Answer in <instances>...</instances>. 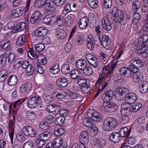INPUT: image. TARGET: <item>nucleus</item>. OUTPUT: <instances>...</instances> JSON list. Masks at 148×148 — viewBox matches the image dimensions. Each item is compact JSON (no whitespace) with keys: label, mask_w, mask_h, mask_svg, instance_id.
Here are the masks:
<instances>
[{"label":"nucleus","mask_w":148,"mask_h":148,"mask_svg":"<svg viewBox=\"0 0 148 148\" xmlns=\"http://www.w3.org/2000/svg\"><path fill=\"white\" fill-rule=\"evenodd\" d=\"M142 106V104L141 103H136L133 105L131 104V107L133 112L137 111L140 110Z\"/></svg>","instance_id":"5fc2aeb1"},{"label":"nucleus","mask_w":148,"mask_h":148,"mask_svg":"<svg viewBox=\"0 0 148 148\" xmlns=\"http://www.w3.org/2000/svg\"><path fill=\"white\" fill-rule=\"evenodd\" d=\"M100 42L103 47L106 49H108L110 47L111 43L110 39L106 35L103 36L100 40Z\"/></svg>","instance_id":"f8f14e48"},{"label":"nucleus","mask_w":148,"mask_h":148,"mask_svg":"<svg viewBox=\"0 0 148 148\" xmlns=\"http://www.w3.org/2000/svg\"><path fill=\"white\" fill-rule=\"evenodd\" d=\"M36 116V113L34 112H30L27 111L26 113V117L29 120H34Z\"/></svg>","instance_id":"c03bdc74"},{"label":"nucleus","mask_w":148,"mask_h":148,"mask_svg":"<svg viewBox=\"0 0 148 148\" xmlns=\"http://www.w3.org/2000/svg\"><path fill=\"white\" fill-rule=\"evenodd\" d=\"M35 50L38 52H40L45 49V46L44 44L39 43L37 44L35 46Z\"/></svg>","instance_id":"0e129e2a"},{"label":"nucleus","mask_w":148,"mask_h":148,"mask_svg":"<svg viewBox=\"0 0 148 148\" xmlns=\"http://www.w3.org/2000/svg\"><path fill=\"white\" fill-rule=\"evenodd\" d=\"M7 56L5 54H3L0 56V68L3 66L6 63Z\"/></svg>","instance_id":"3c124183"},{"label":"nucleus","mask_w":148,"mask_h":148,"mask_svg":"<svg viewBox=\"0 0 148 148\" xmlns=\"http://www.w3.org/2000/svg\"><path fill=\"white\" fill-rule=\"evenodd\" d=\"M130 62L131 64L130 65V69H133L134 72L138 71V68L141 67L144 65L143 62L137 57L132 59Z\"/></svg>","instance_id":"7ed1b4c3"},{"label":"nucleus","mask_w":148,"mask_h":148,"mask_svg":"<svg viewBox=\"0 0 148 148\" xmlns=\"http://www.w3.org/2000/svg\"><path fill=\"white\" fill-rule=\"evenodd\" d=\"M53 104L54 113H55L56 114L58 113L59 110L61 108V103L59 102L56 101L53 103Z\"/></svg>","instance_id":"49530a36"},{"label":"nucleus","mask_w":148,"mask_h":148,"mask_svg":"<svg viewBox=\"0 0 148 148\" xmlns=\"http://www.w3.org/2000/svg\"><path fill=\"white\" fill-rule=\"evenodd\" d=\"M61 70L62 73L65 75L67 74L70 72V67L68 64H64L62 66Z\"/></svg>","instance_id":"a18cd8bd"},{"label":"nucleus","mask_w":148,"mask_h":148,"mask_svg":"<svg viewBox=\"0 0 148 148\" xmlns=\"http://www.w3.org/2000/svg\"><path fill=\"white\" fill-rule=\"evenodd\" d=\"M80 73L81 72L77 70H73L71 72L70 76L73 79H78L80 77Z\"/></svg>","instance_id":"e433bc0d"},{"label":"nucleus","mask_w":148,"mask_h":148,"mask_svg":"<svg viewBox=\"0 0 148 148\" xmlns=\"http://www.w3.org/2000/svg\"><path fill=\"white\" fill-rule=\"evenodd\" d=\"M77 83L80 86L82 91L85 93L90 91V88L89 80L86 79H80L77 81Z\"/></svg>","instance_id":"20e7f679"},{"label":"nucleus","mask_w":148,"mask_h":148,"mask_svg":"<svg viewBox=\"0 0 148 148\" xmlns=\"http://www.w3.org/2000/svg\"><path fill=\"white\" fill-rule=\"evenodd\" d=\"M57 85L61 87H65L68 84V80L66 78H62L58 79L57 81Z\"/></svg>","instance_id":"c85d7f7f"},{"label":"nucleus","mask_w":148,"mask_h":148,"mask_svg":"<svg viewBox=\"0 0 148 148\" xmlns=\"http://www.w3.org/2000/svg\"><path fill=\"white\" fill-rule=\"evenodd\" d=\"M42 97L44 101L47 103H50L53 101V97L51 95L47 94H44Z\"/></svg>","instance_id":"8fccbe9b"},{"label":"nucleus","mask_w":148,"mask_h":148,"mask_svg":"<svg viewBox=\"0 0 148 148\" xmlns=\"http://www.w3.org/2000/svg\"><path fill=\"white\" fill-rule=\"evenodd\" d=\"M80 140L81 143L84 145L87 144L89 141L88 133L87 132L83 131L79 136Z\"/></svg>","instance_id":"5701e85b"},{"label":"nucleus","mask_w":148,"mask_h":148,"mask_svg":"<svg viewBox=\"0 0 148 148\" xmlns=\"http://www.w3.org/2000/svg\"><path fill=\"white\" fill-rule=\"evenodd\" d=\"M23 60L22 58L17 59L13 64V67L15 69H17L18 67L22 65Z\"/></svg>","instance_id":"13d9d810"},{"label":"nucleus","mask_w":148,"mask_h":148,"mask_svg":"<svg viewBox=\"0 0 148 148\" xmlns=\"http://www.w3.org/2000/svg\"><path fill=\"white\" fill-rule=\"evenodd\" d=\"M22 12L23 11L21 9L17 8L13 10L11 12V14L14 18H17L20 16Z\"/></svg>","instance_id":"79ce46f5"},{"label":"nucleus","mask_w":148,"mask_h":148,"mask_svg":"<svg viewBox=\"0 0 148 148\" xmlns=\"http://www.w3.org/2000/svg\"><path fill=\"white\" fill-rule=\"evenodd\" d=\"M104 108L107 111L111 113L114 112L117 109L118 106L115 103L111 102L106 105Z\"/></svg>","instance_id":"aec40b11"},{"label":"nucleus","mask_w":148,"mask_h":148,"mask_svg":"<svg viewBox=\"0 0 148 148\" xmlns=\"http://www.w3.org/2000/svg\"><path fill=\"white\" fill-rule=\"evenodd\" d=\"M53 92L54 96L56 97L58 99H64L67 96L66 92L62 89H56Z\"/></svg>","instance_id":"9b49d317"},{"label":"nucleus","mask_w":148,"mask_h":148,"mask_svg":"<svg viewBox=\"0 0 148 148\" xmlns=\"http://www.w3.org/2000/svg\"><path fill=\"white\" fill-rule=\"evenodd\" d=\"M10 45V41L8 40H4L0 42V49L1 50L5 49Z\"/></svg>","instance_id":"7c9ffc66"},{"label":"nucleus","mask_w":148,"mask_h":148,"mask_svg":"<svg viewBox=\"0 0 148 148\" xmlns=\"http://www.w3.org/2000/svg\"><path fill=\"white\" fill-rule=\"evenodd\" d=\"M112 3V0H104V7L106 8H110L111 7Z\"/></svg>","instance_id":"69168bd1"},{"label":"nucleus","mask_w":148,"mask_h":148,"mask_svg":"<svg viewBox=\"0 0 148 148\" xmlns=\"http://www.w3.org/2000/svg\"><path fill=\"white\" fill-rule=\"evenodd\" d=\"M74 17V15L70 14L66 16L65 18V21L69 25H71L72 23Z\"/></svg>","instance_id":"864d4df0"},{"label":"nucleus","mask_w":148,"mask_h":148,"mask_svg":"<svg viewBox=\"0 0 148 148\" xmlns=\"http://www.w3.org/2000/svg\"><path fill=\"white\" fill-rule=\"evenodd\" d=\"M54 17L50 15H47L45 16L42 20V22L46 24H49L51 22H53Z\"/></svg>","instance_id":"4c0bfd02"},{"label":"nucleus","mask_w":148,"mask_h":148,"mask_svg":"<svg viewBox=\"0 0 148 148\" xmlns=\"http://www.w3.org/2000/svg\"><path fill=\"white\" fill-rule=\"evenodd\" d=\"M88 5L92 8H95L98 7V0H87Z\"/></svg>","instance_id":"603ef678"},{"label":"nucleus","mask_w":148,"mask_h":148,"mask_svg":"<svg viewBox=\"0 0 148 148\" xmlns=\"http://www.w3.org/2000/svg\"><path fill=\"white\" fill-rule=\"evenodd\" d=\"M39 137L36 140V144L38 147H42L47 140L51 136V133L48 131H45L39 134Z\"/></svg>","instance_id":"f03ea898"},{"label":"nucleus","mask_w":148,"mask_h":148,"mask_svg":"<svg viewBox=\"0 0 148 148\" xmlns=\"http://www.w3.org/2000/svg\"><path fill=\"white\" fill-rule=\"evenodd\" d=\"M95 148H102L106 146V143L104 139L101 138L96 139L95 140Z\"/></svg>","instance_id":"4be33fe9"},{"label":"nucleus","mask_w":148,"mask_h":148,"mask_svg":"<svg viewBox=\"0 0 148 148\" xmlns=\"http://www.w3.org/2000/svg\"><path fill=\"white\" fill-rule=\"evenodd\" d=\"M26 24L24 22H22L18 24L15 27V30L17 32H19L23 30L25 27Z\"/></svg>","instance_id":"09e8293b"},{"label":"nucleus","mask_w":148,"mask_h":148,"mask_svg":"<svg viewBox=\"0 0 148 148\" xmlns=\"http://www.w3.org/2000/svg\"><path fill=\"white\" fill-rule=\"evenodd\" d=\"M31 84L29 83L22 85L19 89V92L23 95H27L28 92L32 87Z\"/></svg>","instance_id":"6ab92c4d"},{"label":"nucleus","mask_w":148,"mask_h":148,"mask_svg":"<svg viewBox=\"0 0 148 148\" xmlns=\"http://www.w3.org/2000/svg\"><path fill=\"white\" fill-rule=\"evenodd\" d=\"M56 35L58 38L63 39L66 36L65 30L59 29H57L56 32Z\"/></svg>","instance_id":"473e14b6"},{"label":"nucleus","mask_w":148,"mask_h":148,"mask_svg":"<svg viewBox=\"0 0 148 148\" xmlns=\"http://www.w3.org/2000/svg\"><path fill=\"white\" fill-rule=\"evenodd\" d=\"M89 63L91 66H93L94 68L96 67L97 66V63H98L97 59L96 57H93L91 60L88 61Z\"/></svg>","instance_id":"e2e57ef3"},{"label":"nucleus","mask_w":148,"mask_h":148,"mask_svg":"<svg viewBox=\"0 0 148 148\" xmlns=\"http://www.w3.org/2000/svg\"><path fill=\"white\" fill-rule=\"evenodd\" d=\"M121 112L122 116H130L132 112L131 104L126 103H122L121 106Z\"/></svg>","instance_id":"423d86ee"},{"label":"nucleus","mask_w":148,"mask_h":148,"mask_svg":"<svg viewBox=\"0 0 148 148\" xmlns=\"http://www.w3.org/2000/svg\"><path fill=\"white\" fill-rule=\"evenodd\" d=\"M140 91L141 93H145L148 91V82L146 81L143 82L140 84Z\"/></svg>","instance_id":"c9c22d12"},{"label":"nucleus","mask_w":148,"mask_h":148,"mask_svg":"<svg viewBox=\"0 0 148 148\" xmlns=\"http://www.w3.org/2000/svg\"><path fill=\"white\" fill-rule=\"evenodd\" d=\"M134 13L135 14L133 16L132 21L134 22L135 25L133 26V27L134 29L136 27V29H137V24L140 21L141 18V15L138 13L136 12Z\"/></svg>","instance_id":"cd10ccee"},{"label":"nucleus","mask_w":148,"mask_h":148,"mask_svg":"<svg viewBox=\"0 0 148 148\" xmlns=\"http://www.w3.org/2000/svg\"><path fill=\"white\" fill-rule=\"evenodd\" d=\"M136 51L138 54H143V55L147 57L148 56V46L146 44L143 45L136 44L133 46Z\"/></svg>","instance_id":"0eeeda50"},{"label":"nucleus","mask_w":148,"mask_h":148,"mask_svg":"<svg viewBox=\"0 0 148 148\" xmlns=\"http://www.w3.org/2000/svg\"><path fill=\"white\" fill-rule=\"evenodd\" d=\"M47 33V29L43 27L38 28L33 32V34L35 36L40 37L45 35Z\"/></svg>","instance_id":"2eb2a0df"},{"label":"nucleus","mask_w":148,"mask_h":148,"mask_svg":"<svg viewBox=\"0 0 148 148\" xmlns=\"http://www.w3.org/2000/svg\"><path fill=\"white\" fill-rule=\"evenodd\" d=\"M129 116H123L120 119V122L123 124H124L127 123L129 120Z\"/></svg>","instance_id":"774afa93"},{"label":"nucleus","mask_w":148,"mask_h":148,"mask_svg":"<svg viewBox=\"0 0 148 148\" xmlns=\"http://www.w3.org/2000/svg\"><path fill=\"white\" fill-rule=\"evenodd\" d=\"M82 71H83L84 74L86 75H90L93 73L92 68L89 66H87V65Z\"/></svg>","instance_id":"bf43d9fd"},{"label":"nucleus","mask_w":148,"mask_h":148,"mask_svg":"<svg viewBox=\"0 0 148 148\" xmlns=\"http://www.w3.org/2000/svg\"><path fill=\"white\" fill-rule=\"evenodd\" d=\"M18 82V79L16 75H12L10 76L8 79V84L11 86L15 85Z\"/></svg>","instance_id":"bb28decb"},{"label":"nucleus","mask_w":148,"mask_h":148,"mask_svg":"<svg viewBox=\"0 0 148 148\" xmlns=\"http://www.w3.org/2000/svg\"><path fill=\"white\" fill-rule=\"evenodd\" d=\"M132 76H133V81L135 82H140L143 79V75L142 73L138 71L133 73Z\"/></svg>","instance_id":"f3484780"},{"label":"nucleus","mask_w":148,"mask_h":148,"mask_svg":"<svg viewBox=\"0 0 148 148\" xmlns=\"http://www.w3.org/2000/svg\"><path fill=\"white\" fill-rule=\"evenodd\" d=\"M65 118L60 116L56 119L55 121V124L57 126H62L64 125Z\"/></svg>","instance_id":"f704fd0d"},{"label":"nucleus","mask_w":148,"mask_h":148,"mask_svg":"<svg viewBox=\"0 0 148 148\" xmlns=\"http://www.w3.org/2000/svg\"><path fill=\"white\" fill-rule=\"evenodd\" d=\"M141 2L139 0L135 1L132 5V8L134 10V12H136L141 7Z\"/></svg>","instance_id":"58836bf2"},{"label":"nucleus","mask_w":148,"mask_h":148,"mask_svg":"<svg viewBox=\"0 0 148 148\" xmlns=\"http://www.w3.org/2000/svg\"><path fill=\"white\" fill-rule=\"evenodd\" d=\"M113 10L112 12L107 13V15L111 21L119 22L123 25H125L127 22V20L123 17V12L121 11L117 10Z\"/></svg>","instance_id":"f257e3e1"},{"label":"nucleus","mask_w":148,"mask_h":148,"mask_svg":"<svg viewBox=\"0 0 148 148\" xmlns=\"http://www.w3.org/2000/svg\"><path fill=\"white\" fill-rule=\"evenodd\" d=\"M62 139L59 140H57V141L55 140L53 143H51V147L53 148H64V146L62 144Z\"/></svg>","instance_id":"c756f323"},{"label":"nucleus","mask_w":148,"mask_h":148,"mask_svg":"<svg viewBox=\"0 0 148 148\" xmlns=\"http://www.w3.org/2000/svg\"><path fill=\"white\" fill-rule=\"evenodd\" d=\"M68 97L75 99V101H77L79 99V95L75 92L70 91L67 93Z\"/></svg>","instance_id":"37998d69"},{"label":"nucleus","mask_w":148,"mask_h":148,"mask_svg":"<svg viewBox=\"0 0 148 148\" xmlns=\"http://www.w3.org/2000/svg\"><path fill=\"white\" fill-rule=\"evenodd\" d=\"M47 2L46 0H37L34 3L35 8H40L44 5Z\"/></svg>","instance_id":"de8ad7c7"},{"label":"nucleus","mask_w":148,"mask_h":148,"mask_svg":"<svg viewBox=\"0 0 148 148\" xmlns=\"http://www.w3.org/2000/svg\"><path fill=\"white\" fill-rule=\"evenodd\" d=\"M25 69H26V73L28 75H30L32 74L34 70L33 66L31 64L29 65Z\"/></svg>","instance_id":"4d7b16f0"},{"label":"nucleus","mask_w":148,"mask_h":148,"mask_svg":"<svg viewBox=\"0 0 148 148\" xmlns=\"http://www.w3.org/2000/svg\"><path fill=\"white\" fill-rule=\"evenodd\" d=\"M88 20L86 17L85 16L81 18L79 23V27L82 29L87 28L88 25Z\"/></svg>","instance_id":"393cba45"},{"label":"nucleus","mask_w":148,"mask_h":148,"mask_svg":"<svg viewBox=\"0 0 148 148\" xmlns=\"http://www.w3.org/2000/svg\"><path fill=\"white\" fill-rule=\"evenodd\" d=\"M110 119H109V117L106 118L105 119L103 122V130L106 131H111L110 127H109Z\"/></svg>","instance_id":"2f4dec72"},{"label":"nucleus","mask_w":148,"mask_h":148,"mask_svg":"<svg viewBox=\"0 0 148 148\" xmlns=\"http://www.w3.org/2000/svg\"><path fill=\"white\" fill-rule=\"evenodd\" d=\"M42 103L40 97L38 95H34L29 99L27 101V105L29 108L33 109L37 106V104L40 105Z\"/></svg>","instance_id":"39448f33"},{"label":"nucleus","mask_w":148,"mask_h":148,"mask_svg":"<svg viewBox=\"0 0 148 148\" xmlns=\"http://www.w3.org/2000/svg\"><path fill=\"white\" fill-rule=\"evenodd\" d=\"M91 119L94 121H99L101 119V115L98 112H95L91 116Z\"/></svg>","instance_id":"6e6d98bb"},{"label":"nucleus","mask_w":148,"mask_h":148,"mask_svg":"<svg viewBox=\"0 0 148 148\" xmlns=\"http://www.w3.org/2000/svg\"><path fill=\"white\" fill-rule=\"evenodd\" d=\"M46 1L47 2L45 5L44 7L45 10L47 12L53 11L55 7L54 5H55L53 1H49V0Z\"/></svg>","instance_id":"b1692460"},{"label":"nucleus","mask_w":148,"mask_h":148,"mask_svg":"<svg viewBox=\"0 0 148 148\" xmlns=\"http://www.w3.org/2000/svg\"><path fill=\"white\" fill-rule=\"evenodd\" d=\"M16 138L17 140L20 142L24 141L25 140V137L23 135V134L21 132H19L17 134Z\"/></svg>","instance_id":"338daca9"},{"label":"nucleus","mask_w":148,"mask_h":148,"mask_svg":"<svg viewBox=\"0 0 148 148\" xmlns=\"http://www.w3.org/2000/svg\"><path fill=\"white\" fill-rule=\"evenodd\" d=\"M109 119H110L109 122H111L110 123L109 125L110 126L109 127H110L111 131L116 127L117 123V121L116 119L112 117H109Z\"/></svg>","instance_id":"72a5a7b5"},{"label":"nucleus","mask_w":148,"mask_h":148,"mask_svg":"<svg viewBox=\"0 0 148 148\" xmlns=\"http://www.w3.org/2000/svg\"><path fill=\"white\" fill-rule=\"evenodd\" d=\"M109 138L112 142L114 143H117L119 141L121 137L118 132H114L111 134Z\"/></svg>","instance_id":"a878e982"},{"label":"nucleus","mask_w":148,"mask_h":148,"mask_svg":"<svg viewBox=\"0 0 148 148\" xmlns=\"http://www.w3.org/2000/svg\"><path fill=\"white\" fill-rule=\"evenodd\" d=\"M110 20L108 16L107 18H104L103 21H102V23L103 28L105 30L107 31H109L112 29L111 24L110 23Z\"/></svg>","instance_id":"a211bd4d"},{"label":"nucleus","mask_w":148,"mask_h":148,"mask_svg":"<svg viewBox=\"0 0 148 148\" xmlns=\"http://www.w3.org/2000/svg\"><path fill=\"white\" fill-rule=\"evenodd\" d=\"M23 147V148H33V143L31 140H29L24 143Z\"/></svg>","instance_id":"680f3d73"},{"label":"nucleus","mask_w":148,"mask_h":148,"mask_svg":"<svg viewBox=\"0 0 148 148\" xmlns=\"http://www.w3.org/2000/svg\"><path fill=\"white\" fill-rule=\"evenodd\" d=\"M148 40V36L146 34L143 35L138 40V44L139 45H143L146 44Z\"/></svg>","instance_id":"a19ab883"},{"label":"nucleus","mask_w":148,"mask_h":148,"mask_svg":"<svg viewBox=\"0 0 148 148\" xmlns=\"http://www.w3.org/2000/svg\"><path fill=\"white\" fill-rule=\"evenodd\" d=\"M64 133V129L62 128H60L55 130L53 133L56 136H60Z\"/></svg>","instance_id":"052dcab7"},{"label":"nucleus","mask_w":148,"mask_h":148,"mask_svg":"<svg viewBox=\"0 0 148 148\" xmlns=\"http://www.w3.org/2000/svg\"><path fill=\"white\" fill-rule=\"evenodd\" d=\"M42 14L38 11L35 12L32 15L30 21L32 24L37 23L42 18Z\"/></svg>","instance_id":"4468645a"},{"label":"nucleus","mask_w":148,"mask_h":148,"mask_svg":"<svg viewBox=\"0 0 148 148\" xmlns=\"http://www.w3.org/2000/svg\"><path fill=\"white\" fill-rule=\"evenodd\" d=\"M133 69H130V66L128 68L125 67L121 68L119 70L120 75L122 76L129 77L132 76L133 73H134Z\"/></svg>","instance_id":"1a4fd4ad"},{"label":"nucleus","mask_w":148,"mask_h":148,"mask_svg":"<svg viewBox=\"0 0 148 148\" xmlns=\"http://www.w3.org/2000/svg\"><path fill=\"white\" fill-rule=\"evenodd\" d=\"M22 130L23 134L26 136L33 137L35 135V132L33 128L31 126H25L23 127Z\"/></svg>","instance_id":"9d476101"},{"label":"nucleus","mask_w":148,"mask_h":148,"mask_svg":"<svg viewBox=\"0 0 148 148\" xmlns=\"http://www.w3.org/2000/svg\"><path fill=\"white\" fill-rule=\"evenodd\" d=\"M26 37L25 35H20L18 38L16 42V44L17 45H23L25 42Z\"/></svg>","instance_id":"ea45409f"},{"label":"nucleus","mask_w":148,"mask_h":148,"mask_svg":"<svg viewBox=\"0 0 148 148\" xmlns=\"http://www.w3.org/2000/svg\"><path fill=\"white\" fill-rule=\"evenodd\" d=\"M131 132V129L130 128L129 130L128 128L126 127H122L119 131V134L121 137H129Z\"/></svg>","instance_id":"412c9836"},{"label":"nucleus","mask_w":148,"mask_h":148,"mask_svg":"<svg viewBox=\"0 0 148 148\" xmlns=\"http://www.w3.org/2000/svg\"><path fill=\"white\" fill-rule=\"evenodd\" d=\"M114 95L113 92L110 90H108L103 94L102 97V99L104 103H108L112 99Z\"/></svg>","instance_id":"ddd939ff"},{"label":"nucleus","mask_w":148,"mask_h":148,"mask_svg":"<svg viewBox=\"0 0 148 148\" xmlns=\"http://www.w3.org/2000/svg\"><path fill=\"white\" fill-rule=\"evenodd\" d=\"M123 98L127 102L126 103L131 104L135 102L137 99V97L135 93L130 92L125 94Z\"/></svg>","instance_id":"6e6552de"},{"label":"nucleus","mask_w":148,"mask_h":148,"mask_svg":"<svg viewBox=\"0 0 148 148\" xmlns=\"http://www.w3.org/2000/svg\"><path fill=\"white\" fill-rule=\"evenodd\" d=\"M75 64L76 67L78 70L83 71L86 67L87 63L85 60L81 59L77 61Z\"/></svg>","instance_id":"dca6fc26"}]
</instances>
